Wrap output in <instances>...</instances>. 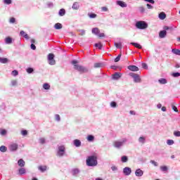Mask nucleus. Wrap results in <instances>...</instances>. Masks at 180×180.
<instances>
[{"instance_id": "obj_26", "label": "nucleus", "mask_w": 180, "mask_h": 180, "mask_svg": "<svg viewBox=\"0 0 180 180\" xmlns=\"http://www.w3.org/2000/svg\"><path fill=\"white\" fill-rule=\"evenodd\" d=\"M7 150H8V148H6V146H0V151L1 153H6Z\"/></svg>"}, {"instance_id": "obj_32", "label": "nucleus", "mask_w": 180, "mask_h": 180, "mask_svg": "<svg viewBox=\"0 0 180 180\" xmlns=\"http://www.w3.org/2000/svg\"><path fill=\"white\" fill-rule=\"evenodd\" d=\"M43 88L44 89L49 90L50 89V84H49V83H44L43 84Z\"/></svg>"}, {"instance_id": "obj_50", "label": "nucleus", "mask_w": 180, "mask_h": 180, "mask_svg": "<svg viewBox=\"0 0 180 180\" xmlns=\"http://www.w3.org/2000/svg\"><path fill=\"white\" fill-rule=\"evenodd\" d=\"M11 74L13 77H16V75H19V72H18V70H13Z\"/></svg>"}, {"instance_id": "obj_56", "label": "nucleus", "mask_w": 180, "mask_h": 180, "mask_svg": "<svg viewBox=\"0 0 180 180\" xmlns=\"http://www.w3.org/2000/svg\"><path fill=\"white\" fill-rule=\"evenodd\" d=\"M21 134L22 136H27V131L26 130H22Z\"/></svg>"}, {"instance_id": "obj_40", "label": "nucleus", "mask_w": 180, "mask_h": 180, "mask_svg": "<svg viewBox=\"0 0 180 180\" xmlns=\"http://www.w3.org/2000/svg\"><path fill=\"white\" fill-rule=\"evenodd\" d=\"M139 12H141V13H144L146 12V8H144V7L143 6H140L139 8Z\"/></svg>"}, {"instance_id": "obj_47", "label": "nucleus", "mask_w": 180, "mask_h": 180, "mask_svg": "<svg viewBox=\"0 0 180 180\" xmlns=\"http://www.w3.org/2000/svg\"><path fill=\"white\" fill-rule=\"evenodd\" d=\"M110 106H111V108H116L117 106V103H116V102H115V101H112L110 103Z\"/></svg>"}, {"instance_id": "obj_7", "label": "nucleus", "mask_w": 180, "mask_h": 180, "mask_svg": "<svg viewBox=\"0 0 180 180\" xmlns=\"http://www.w3.org/2000/svg\"><path fill=\"white\" fill-rule=\"evenodd\" d=\"M48 60L50 65H55L56 60H54V55L53 53H49L48 55Z\"/></svg>"}, {"instance_id": "obj_39", "label": "nucleus", "mask_w": 180, "mask_h": 180, "mask_svg": "<svg viewBox=\"0 0 180 180\" xmlns=\"http://www.w3.org/2000/svg\"><path fill=\"white\" fill-rule=\"evenodd\" d=\"M3 2L6 5H11V4H12V0H3Z\"/></svg>"}, {"instance_id": "obj_60", "label": "nucleus", "mask_w": 180, "mask_h": 180, "mask_svg": "<svg viewBox=\"0 0 180 180\" xmlns=\"http://www.w3.org/2000/svg\"><path fill=\"white\" fill-rule=\"evenodd\" d=\"M172 108L174 112H178V108H176V106L172 105Z\"/></svg>"}, {"instance_id": "obj_44", "label": "nucleus", "mask_w": 180, "mask_h": 180, "mask_svg": "<svg viewBox=\"0 0 180 180\" xmlns=\"http://www.w3.org/2000/svg\"><path fill=\"white\" fill-rule=\"evenodd\" d=\"M95 47H98L99 50H102V44L101 43L95 44Z\"/></svg>"}, {"instance_id": "obj_29", "label": "nucleus", "mask_w": 180, "mask_h": 180, "mask_svg": "<svg viewBox=\"0 0 180 180\" xmlns=\"http://www.w3.org/2000/svg\"><path fill=\"white\" fill-rule=\"evenodd\" d=\"M59 16H64L65 15V9L61 8L58 12Z\"/></svg>"}, {"instance_id": "obj_42", "label": "nucleus", "mask_w": 180, "mask_h": 180, "mask_svg": "<svg viewBox=\"0 0 180 180\" xmlns=\"http://www.w3.org/2000/svg\"><path fill=\"white\" fill-rule=\"evenodd\" d=\"M101 67H102V63H94V68H99Z\"/></svg>"}, {"instance_id": "obj_14", "label": "nucleus", "mask_w": 180, "mask_h": 180, "mask_svg": "<svg viewBox=\"0 0 180 180\" xmlns=\"http://www.w3.org/2000/svg\"><path fill=\"white\" fill-rule=\"evenodd\" d=\"M166 36H167V31L162 30L160 32L159 37H160V39H164L165 37H166Z\"/></svg>"}, {"instance_id": "obj_28", "label": "nucleus", "mask_w": 180, "mask_h": 180, "mask_svg": "<svg viewBox=\"0 0 180 180\" xmlns=\"http://www.w3.org/2000/svg\"><path fill=\"white\" fill-rule=\"evenodd\" d=\"M18 172L20 175H24V174H26V169L22 167L18 170Z\"/></svg>"}, {"instance_id": "obj_48", "label": "nucleus", "mask_w": 180, "mask_h": 180, "mask_svg": "<svg viewBox=\"0 0 180 180\" xmlns=\"http://www.w3.org/2000/svg\"><path fill=\"white\" fill-rule=\"evenodd\" d=\"M172 77L174 78H177L178 77H180V73L179 72H174L172 73Z\"/></svg>"}, {"instance_id": "obj_43", "label": "nucleus", "mask_w": 180, "mask_h": 180, "mask_svg": "<svg viewBox=\"0 0 180 180\" xmlns=\"http://www.w3.org/2000/svg\"><path fill=\"white\" fill-rule=\"evenodd\" d=\"M174 136H175V137H180V131H174Z\"/></svg>"}, {"instance_id": "obj_51", "label": "nucleus", "mask_w": 180, "mask_h": 180, "mask_svg": "<svg viewBox=\"0 0 180 180\" xmlns=\"http://www.w3.org/2000/svg\"><path fill=\"white\" fill-rule=\"evenodd\" d=\"M33 71H34V70L32 68H28L27 69V72H28V74H32V72H33Z\"/></svg>"}, {"instance_id": "obj_57", "label": "nucleus", "mask_w": 180, "mask_h": 180, "mask_svg": "<svg viewBox=\"0 0 180 180\" xmlns=\"http://www.w3.org/2000/svg\"><path fill=\"white\" fill-rule=\"evenodd\" d=\"M53 6H54V4H53V3L49 2V3L47 4V7H48V8H53Z\"/></svg>"}, {"instance_id": "obj_34", "label": "nucleus", "mask_w": 180, "mask_h": 180, "mask_svg": "<svg viewBox=\"0 0 180 180\" xmlns=\"http://www.w3.org/2000/svg\"><path fill=\"white\" fill-rule=\"evenodd\" d=\"M160 169L163 172H167V171H168V167H167V166H161Z\"/></svg>"}, {"instance_id": "obj_3", "label": "nucleus", "mask_w": 180, "mask_h": 180, "mask_svg": "<svg viewBox=\"0 0 180 180\" xmlns=\"http://www.w3.org/2000/svg\"><path fill=\"white\" fill-rule=\"evenodd\" d=\"M135 26L137 29H140L141 30H144V29H147L148 27V25L144 21L136 22Z\"/></svg>"}, {"instance_id": "obj_22", "label": "nucleus", "mask_w": 180, "mask_h": 180, "mask_svg": "<svg viewBox=\"0 0 180 180\" xmlns=\"http://www.w3.org/2000/svg\"><path fill=\"white\" fill-rule=\"evenodd\" d=\"M54 27L56 29V30H58L60 29H63V25L60 22H58L55 24Z\"/></svg>"}, {"instance_id": "obj_21", "label": "nucleus", "mask_w": 180, "mask_h": 180, "mask_svg": "<svg viewBox=\"0 0 180 180\" xmlns=\"http://www.w3.org/2000/svg\"><path fill=\"white\" fill-rule=\"evenodd\" d=\"M91 32L93 34H96V36L99 34V29L98 27L93 28Z\"/></svg>"}, {"instance_id": "obj_54", "label": "nucleus", "mask_w": 180, "mask_h": 180, "mask_svg": "<svg viewBox=\"0 0 180 180\" xmlns=\"http://www.w3.org/2000/svg\"><path fill=\"white\" fill-rule=\"evenodd\" d=\"M111 169H112V171H113L115 172L117 171L118 169H117V166L112 165L111 167Z\"/></svg>"}, {"instance_id": "obj_36", "label": "nucleus", "mask_w": 180, "mask_h": 180, "mask_svg": "<svg viewBox=\"0 0 180 180\" xmlns=\"http://www.w3.org/2000/svg\"><path fill=\"white\" fill-rule=\"evenodd\" d=\"M128 160L127 156H122L121 158L122 162H127Z\"/></svg>"}, {"instance_id": "obj_23", "label": "nucleus", "mask_w": 180, "mask_h": 180, "mask_svg": "<svg viewBox=\"0 0 180 180\" xmlns=\"http://www.w3.org/2000/svg\"><path fill=\"white\" fill-rule=\"evenodd\" d=\"M172 53H173V54H175L176 56H180V50L179 49H173L172 50Z\"/></svg>"}, {"instance_id": "obj_11", "label": "nucleus", "mask_w": 180, "mask_h": 180, "mask_svg": "<svg viewBox=\"0 0 180 180\" xmlns=\"http://www.w3.org/2000/svg\"><path fill=\"white\" fill-rule=\"evenodd\" d=\"M143 174H144V172H143V170H141V169H137L135 171L136 176H143Z\"/></svg>"}, {"instance_id": "obj_27", "label": "nucleus", "mask_w": 180, "mask_h": 180, "mask_svg": "<svg viewBox=\"0 0 180 180\" xmlns=\"http://www.w3.org/2000/svg\"><path fill=\"white\" fill-rule=\"evenodd\" d=\"M131 44L132 46H134V47H136V49H142L141 45H140V44H138V43L132 42V43H131Z\"/></svg>"}, {"instance_id": "obj_37", "label": "nucleus", "mask_w": 180, "mask_h": 180, "mask_svg": "<svg viewBox=\"0 0 180 180\" xmlns=\"http://www.w3.org/2000/svg\"><path fill=\"white\" fill-rule=\"evenodd\" d=\"M172 144H174V140L172 139H168L167 141V146H172Z\"/></svg>"}, {"instance_id": "obj_38", "label": "nucleus", "mask_w": 180, "mask_h": 180, "mask_svg": "<svg viewBox=\"0 0 180 180\" xmlns=\"http://www.w3.org/2000/svg\"><path fill=\"white\" fill-rule=\"evenodd\" d=\"M89 18H90V19H95V18H96V14L95 13H89L88 14Z\"/></svg>"}, {"instance_id": "obj_45", "label": "nucleus", "mask_w": 180, "mask_h": 180, "mask_svg": "<svg viewBox=\"0 0 180 180\" xmlns=\"http://www.w3.org/2000/svg\"><path fill=\"white\" fill-rule=\"evenodd\" d=\"M39 142L40 143V144H44V143H46V139L44 138H40L39 139Z\"/></svg>"}, {"instance_id": "obj_12", "label": "nucleus", "mask_w": 180, "mask_h": 180, "mask_svg": "<svg viewBox=\"0 0 180 180\" xmlns=\"http://www.w3.org/2000/svg\"><path fill=\"white\" fill-rule=\"evenodd\" d=\"M72 8L74 11H78V9H79V2L76 1V2L73 3Z\"/></svg>"}, {"instance_id": "obj_4", "label": "nucleus", "mask_w": 180, "mask_h": 180, "mask_svg": "<svg viewBox=\"0 0 180 180\" xmlns=\"http://www.w3.org/2000/svg\"><path fill=\"white\" fill-rule=\"evenodd\" d=\"M129 75L133 78L134 82H135V84H140V82H141V77H140V75L136 74L134 72H129Z\"/></svg>"}, {"instance_id": "obj_58", "label": "nucleus", "mask_w": 180, "mask_h": 180, "mask_svg": "<svg viewBox=\"0 0 180 180\" xmlns=\"http://www.w3.org/2000/svg\"><path fill=\"white\" fill-rule=\"evenodd\" d=\"M142 68H143L145 70H147L148 68V66L145 63H143Z\"/></svg>"}, {"instance_id": "obj_53", "label": "nucleus", "mask_w": 180, "mask_h": 180, "mask_svg": "<svg viewBox=\"0 0 180 180\" xmlns=\"http://www.w3.org/2000/svg\"><path fill=\"white\" fill-rule=\"evenodd\" d=\"M150 164H153L155 167H158V163L154 160H150Z\"/></svg>"}, {"instance_id": "obj_9", "label": "nucleus", "mask_w": 180, "mask_h": 180, "mask_svg": "<svg viewBox=\"0 0 180 180\" xmlns=\"http://www.w3.org/2000/svg\"><path fill=\"white\" fill-rule=\"evenodd\" d=\"M123 174H125L127 176H129L130 174H131V168L129 167H126L123 169Z\"/></svg>"}, {"instance_id": "obj_55", "label": "nucleus", "mask_w": 180, "mask_h": 180, "mask_svg": "<svg viewBox=\"0 0 180 180\" xmlns=\"http://www.w3.org/2000/svg\"><path fill=\"white\" fill-rule=\"evenodd\" d=\"M55 119H56V120L57 122H60V115L56 114V115H55Z\"/></svg>"}, {"instance_id": "obj_59", "label": "nucleus", "mask_w": 180, "mask_h": 180, "mask_svg": "<svg viewBox=\"0 0 180 180\" xmlns=\"http://www.w3.org/2000/svg\"><path fill=\"white\" fill-rule=\"evenodd\" d=\"M16 22V19L15 18H11L10 19V23H15Z\"/></svg>"}, {"instance_id": "obj_49", "label": "nucleus", "mask_w": 180, "mask_h": 180, "mask_svg": "<svg viewBox=\"0 0 180 180\" xmlns=\"http://www.w3.org/2000/svg\"><path fill=\"white\" fill-rule=\"evenodd\" d=\"M164 30H165V32H167V30H172L173 27H168V26H165L163 27Z\"/></svg>"}, {"instance_id": "obj_61", "label": "nucleus", "mask_w": 180, "mask_h": 180, "mask_svg": "<svg viewBox=\"0 0 180 180\" xmlns=\"http://www.w3.org/2000/svg\"><path fill=\"white\" fill-rule=\"evenodd\" d=\"M30 47L32 50H36V45H34V44H31Z\"/></svg>"}, {"instance_id": "obj_1", "label": "nucleus", "mask_w": 180, "mask_h": 180, "mask_svg": "<svg viewBox=\"0 0 180 180\" xmlns=\"http://www.w3.org/2000/svg\"><path fill=\"white\" fill-rule=\"evenodd\" d=\"M87 167H96L98 165V157L96 155L89 156L86 160Z\"/></svg>"}, {"instance_id": "obj_33", "label": "nucleus", "mask_w": 180, "mask_h": 180, "mask_svg": "<svg viewBox=\"0 0 180 180\" xmlns=\"http://www.w3.org/2000/svg\"><path fill=\"white\" fill-rule=\"evenodd\" d=\"M87 140L89 141H94V140H95V137L94 136H92V135H89L87 136Z\"/></svg>"}, {"instance_id": "obj_41", "label": "nucleus", "mask_w": 180, "mask_h": 180, "mask_svg": "<svg viewBox=\"0 0 180 180\" xmlns=\"http://www.w3.org/2000/svg\"><path fill=\"white\" fill-rule=\"evenodd\" d=\"M115 46L117 49H122V43H115Z\"/></svg>"}, {"instance_id": "obj_31", "label": "nucleus", "mask_w": 180, "mask_h": 180, "mask_svg": "<svg viewBox=\"0 0 180 180\" xmlns=\"http://www.w3.org/2000/svg\"><path fill=\"white\" fill-rule=\"evenodd\" d=\"M158 81H159L160 84H162V85L167 84V79H165V78H161Z\"/></svg>"}, {"instance_id": "obj_10", "label": "nucleus", "mask_w": 180, "mask_h": 180, "mask_svg": "<svg viewBox=\"0 0 180 180\" xmlns=\"http://www.w3.org/2000/svg\"><path fill=\"white\" fill-rule=\"evenodd\" d=\"M122 78V73L120 72H115L114 75H112V79H120Z\"/></svg>"}, {"instance_id": "obj_2", "label": "nucleus", "mask_w": 180, "mask_h": 180, "mask_svg": "<svg viewBox=\"0 0 180 180\" xmlns=\"http://www.w3.org/2000/svg\"><path fill=\"white\" fill-rule=\"evenodd\" d=\"M72 64L74 65V69L77 70V71H79V72H80L81 74L88 72V71H89L87 68L84 67L82 65H77V64H78V61H77V60H72Z\"/></svg>"}, {"instance_id": "obj_17", "label": "nucleus", "mask_w": 180, "mask_h": 180, "mask_svg": "<svg viewBox=\"0 0 180 180\" xmlns=\"http://www.w3.org/2000/svg\"><path fill=\"white\" fill-rule=\"evenodd\" d=\"M38 169L41 172H45V171H47V166H39Z\"/></svg>"}, {"instance_id": "obj_64", "label": "nucleus", "mask_w": 180, "mask_h": 180, "mask_svg": "<svg viewBox=\"0 0 180 180\" xmlns=\"http://www.w3.org/2000/svg\"><path fill=\"white\" fill-rule=\"evenodd\" d=\"M97 36H98V37H103L105 36V34L101 33V34H97Z\"/></svg>"}, {"instance_id": "obj_13", "label": "nucleus", "mask_w": 180, "mask_h": 180, "mask_svg": "<svg viewBox=\"0 0 180 180\" xmlns=\"http://www.w3.org/2000/svg\"><path fill=\"white\" fill-rule=\"evenodd\" d=\"M117 4L121 6V8H127V4L123 1H117Z\"/></svg>"}, {"instance_id": "obj_18", "label": "nucleus", "mask_w": 180, "mask_h": 180, "mask_svg": "<svg viewBox=\"0 0 180 180\" xmlns=\"http://www.w3.org/2000/svg\"><path fill=\"white\" fill-rule=\"evenodd\" d=\"M73 144L75 146V147H81V141L75 139L73 141Z\"/></svg>"}, {"instance_id": "obj_24", "label": "nucleus", "mask_w": 180, "mask_h": 180, "mask_svg": "<svg viewBox=\"0 0 180 180\" xmlns=\"http://www.w3.org/2000/svg\"><path fill=\"white\" fill-rule=\"evenodd\" d=\"M5 43L6 44H12V39L11 37H8L5 39Z\"/></svg>"}, {"instance_id": "obj_5", "label": "nucleus", "mask_w": 180, "mask_h": 180, "mask_svg": "<svg viewBox=\"0 0 180 180\" xmlns=\"http://www.w3.org/2000/svg\"><path fill=\"white\" fill-rule=\"evenodd\" d=\"M127 141V139H123L121 141H115L114 142V147H115V148H120L121 147H123L124 143H126Z\"/></svg>"}, {"instance_id": "obj_15", "label": "nucleus", "mask_w": 180, "mask_h": 180, "mask_svg": "<svg viewBox=\"0 0 180 180\" xmlns=\"http://www.w3.org/2000/svg\"><path fill=\"white\" fill-rule=\"evenodd\" d=\"M128 70H129V71H139V68L136 65H129Z\"/></svg>"}, {"instance_id": "obj_63", "label": "nucleus", "mask_w": 180, "mask_h": 180, "mask_svg": "<svg viewBox=\"0 0 180 180\" xmlns=\"http://www.w3.org/2000/svg\"><path fill=\"white\" fill-rule=\"evenodd\" d=\"M146 6H147V8H148V9H153V6H151L150 4H147L146 5Z\"/></svg>"}, {"instance_id": "obj_52", "label": "nucleus", "mask_w": 180, "mask_h": 180, "mask_svg": "<svg viewBox=\"0 0 180 180\" xmlns=\"http://www.w3.org/2000/svg\"><path fill=\"white\" fill-rule=\"evenodd\" d=\"M11 85H12V86H15V85H18V81L12 80L11 81Z\"/></svg>"}, {"instance_id": "obj_16", "label": "nucleus", "mask_w": 180, "mask_h": 180, "mask_svg": "<svg viewBox=\"0 0 180 180\" xmlns=\"http://www.w3.org/2000/svg\"><path fill=\"white\" fill-rule=\"evenodd\" d=\"M158 17H159V19H160V20H164V19L167 18V14H165V13L164 12H162L159 14Z\"/></svg>"}, {"instance_id": "obj_46", "label": "nucleus", "mask_w": 180, "mask_h": 180, "mask_svg": "<svg viewBox=\"0 0 180 180\" xmlns=\"http://www.w3.org/2000/svg\"><path fill=\"white\" fill-rule=\"evenodd\" d=\"M0 134L1 136H6V131L5 129H0Z\"/></svg>"}, {"instance_id": "obj_6", "label": "nucleus", "mask_w": 180, "mask_h": 180, "mask_svg": "<svg viewBox=\"0 0 180 180\" xmlns=\"http://www.w3.org/2000/svg\"><path fill=\"white\" fill-rule=\"evenodd\" d=\"M65 154V146H58L56 155L58 157H63Z\"/></svg>"}, {"instance_id": "obj_25", "label": "nucleus", "mask_w": 180, "mask_h": 180, "mask_svg": "<svg viewBox=\"0 0 180 180\" xmlns=\"http://www.w3.org/2000/svg\"><path fill=\"white\" fill-rule=\"evenodd\" d=\"M19 167H25V160L20 159L18 162Z\"/></svg>"}, {"instance_id": "obj_19", "label": "nucleus", "mask_w": 180, "mask_h": 180, "mask_svg": "<svg viewBox=\"0 0 180 180\" xmlns=\"http://www.w3.org/2000/svg\"><path fill=\"white\" fill-rule=\"evenodd\" d=\"M9 60L6 58H0V63L1 64H6L8 63Z\"/></svg>"}, {"instance_id": "obj_8", "label": "nucleus", "mask_w": 180, "mask_h": 180, "mask_svg": "<svg viewBox=\"0 0 180 180\" xmlns=\"http://www.w3.org/2000/svg\"><path fill=\"white\" fill-rule=\"evenodd\" d=\"M19 147V145H18V143H12L8 146V149L13 152V151H16L18 150Z\"/></svg>"}, {"instance_id": "obj_62", "label": "nucleus", "mask_w": 180, "mask_h": 180, "mask_svg": "<svg viewBox=\"0 0 180 180\" xmlns=\"http://www.w3.org/2000/svg\"><path fill=\"white\" fill-rule=\"evenodd\" d=\"M20 34L24 37V36L26 34V32H25V31H20Z\"/></svg>"}, {"instance_id": "obj_35", "label": "nucleus", "mask_w": 180, "mask_h": 180, "mask_svg": "<svg viewBox=\"0 0 180 180\" xmlns=\"http://www.w3.org/2000/svg\"><path fill=\"white\" fill-rule=\"evenodd\" d=\"M122 58V53H120L117 57L115 59V63H119L120 58Z\"/></svg>"}, {"instance_id": "obj_30", "label": "nucleus", "mask_w": 180, "mask_h": 180, "mask_svg": "<svg viewBox=\"0 0 180 180\" xmlns=\"http://www.w3.org/2000/svg\"><path fill=\"white\" fill-rule=\"evenodd\" d=\"M72 175H78V174H79V169H73L72 170Z\"/></svg>"}, {"instance_id": "obj_20", "label": "nucleus", "mask_w": 180, "mask_h": 180, "mask_svg": "<svg viewBox=\"0 0 180 180\" xmlns=\"http://www.w3.org/2000/svg\"><path fill=\"white\" fill-rule=\"evenodd\" d=\"M139 143H141V144H144L146 143V136H140L139 138Z\"/></svg>"}]
</instances>
